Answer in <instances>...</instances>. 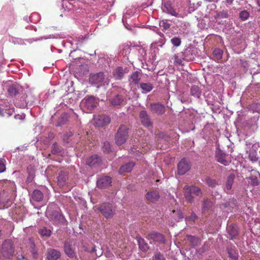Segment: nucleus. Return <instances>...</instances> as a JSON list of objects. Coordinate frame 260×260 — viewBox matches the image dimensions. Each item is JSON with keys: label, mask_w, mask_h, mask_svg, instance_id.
<instances>
[{"label": "nucleus", "mask_w": 260, "mask_h": 260, "mask_svg": "<svg viewBox=\"0 0 260 260\" xmlns=\"http://www.w3.org/2000/svg\"><path fill=\"white\" fill-rule=\"evenodd\" d=\"M129 128L124 124L120 126L115 135V143L117 145L124 144L128 138Z\"/></svg>", "instance_id": "nucleus-1"}, {"label": "nucleus", "mask_w": 260, "mask_h": 260, "mask_svg": "<svg viewBox=\"0 0 260 260\" xmlns=\"http://www.w3.org/2000/svg\"><path fill=\"white\" fill-rule=\"evenodd\" d=\"M183 189L184 190L185 198L190 203L193 201V197L192 194L198 197H201L202 195L201 189L195 186L185 185Z\"/></svg>", "instance_id": "nucleus-2"}, {"label": "nucleus", "mask_w": 260, "mask_h": 260, "mask_svg": "<svg viewBox=\"0 0 260 260\" xmlns=\"http://www.w3.org/2000/svg\"><path fill=\"white\" fill-rule=\"evenodd\" d=\"M89 81L91 84L97 87H100L105 83L108 84L109 83L108 81H107L105 75L102 72L91 74L89 78Z\"/></svg>", "instance_id": "nucleus-3"}, {"label": "nucleus", "mask_w": 260, "mask_h": 260, "mask_svg": "<svg viewBox=\"0 0 260 260\" xmlns=\"http://www.w3.org/2000/svg\"><path fill=\"white\" fill-rule=\"evenodd\" d=\"M2 254L7 258H11L14 253V248L10 240H5L2 245Z\"/></svg>", "instance_id": "nucleus-4"}, {"label": "nucleus", "mask_w": 260, "mask_h": 260, "mask_svg": "<svg viewBox=\"0 0 260 260\" xmlns=\"http://www.w3.org/2000/svg\"><path fill=\"white\" fill-rule=\"evenodd\" d=\"M98 210L106 218L112 217L115 214V211L113 206L111 204L108 203H103L98 208Z\"/></svg>", "instance_id": "nucleus-5"}, {"label": "nucleus", "mask_w": 260, "mask_h": 260, "mask_svg": "<svg viewBox=\"0 0 260 260\" xmlns=\"http://www.w3.org/2000/svg\"><path fill=\"white\" fill-rule=\"evenodd\" d=\"M190 163L185 158H182L178 164V174L181 175L185 174L190 170Z\"/></svg>", "instance_id": "nucleus-6"}, {"label": "nucleus", "mask_w": 260, "mask_h": 260, "mask_svg": "<svg viewBox=\"0 0 260 260\" xmlns=\"http://www.w3.org/2000/svg\"><path fill=\"white\" fill-rule=\"evenodd\" d=\"M82 104L88 110L91 111L96 107L98 102L94 96H90L86 97L82 101Z\"/></svg>", "instance_id": "nucleus-7"}, {"label": "nucleus", "mask_w": 260, "mask_h": 260, "mask_svg": "<svg viewBox=\"0 0 260 260\" xmlns=\"http://www.w3.org/2000/svg\"><path fill=\"white\" fill-rule=\"evenodd\" d=\"M215 157L218 162L225 166H228L230 162V161L226 158L227 155L220 149L216 151Z\"/></svg>", "instance_id": "nucleus-8"}, {"label": "nucleus", "mask_w": 260, "mask_h": 260, "mask_svg": "<svg viewBox=\"0 0 260 260\" xmlns=\"http://www.w3.org/2000/svg\"><path fill=\"white\" fill-rule=\"evenodd\" d=\"M95 124L97 126L101 127L110 123V118L106 115H99L94 118Z\"/></svg>", "instance_id": "nucleus-9"}, {"label": "nucleus", "mask_w": 260, "mask_h": 260, "mask_svg": "<svg viewBox=\"0 0 260 260\" xmlns=\"http://www.w3.org/2000/svg\"><path fill=\"white\" fill-rule=\"evenodd\" d=\"M139 117L142 124L144 126L148 127L152 125V122L146 111H141L139 114Z\"/></svg>", "instance_id": "nucleus-10"}, {"label": "nucleus", "mask_w": 260, "mask_h": 260, "mask_svg": "<svg viewBox=\"0 0 260 260\" xmlns=\"http://www.w3.org/2000/svg\"><path fill=\"white\" fill-rule=\"evenodd\" d=\"M150 110L154 113L157 115H162L166 111L165 107L161 104L151 103L150 105Z\"/></svg>", "instance_id": "nucleus-11"}, {"label": "nucleus", "mask_w": 260, "mask_h": 260, "mask_svg": "<svg viewBox=\"0 0 260 260\" xmlns=\"http://www.w3.org/2000/svg\"><path fill=\"white\" fill-rule=\"evenodd\" d=\"M112 182L111 178L104 176L98 180L97 186L100 188H105L109 186Z\"/></svg>", "instance_id": "nucleus-12"}, {"label": "nucleus", "mask_w": 260, "mask_h": 260, "mask_svg": "<svg viewBox=\"0 0 260 260\" xmlns=\"http://www.w3.org/2000/svg\"><path fill=\"white\" fill-rule=\"evenodd\" d=\"M147 238L148 239H151L155 242L164 243L165 240L164 236L162 234L154 231L151 232L148 234Z\"/></svg>", "instance_id": "nucleus-13"}, {"label": "nucleus", "mask_w": 260, "mask_h": 260, "mask_svg": "<svg viewBox=\"0 0 260 260\" xmlns=\"http://www.w3.org/2000/svg\"><path fill=\"white\" fill-rule=\"evenodd\" d=\"M142 74L138 71H135L132 73L129 76L128 81L131 84L135 85H138L140 80Z\"/></svg>", "instance_id": "nucleus-14"}, {"label": "nucleus", "mask_w": 260, "mask_h": 260, "mask_svg": "<svg viewBox=\"0 0 260 260\" xmlns=\"http://www.w3.org/2000/svg\"><path fill=\"white\" fill-rule=\"evenodd\" d=\"M128 69L127 68L123 69L121 67H118L113 72V75L116 80H121L125 73H128Z\"/></svg>", "instance_id": "nucleus-15"}, {"label": "nucleus", "mask_w": 260, "mask_h": 260, "mask_svg": "<svg viewBox=\"0 0 260 260\" xmlns=\"http://www.w3.org/2000/svg\"><path fill=\"white\" fill-rule=\"evenodd\" d=\"M214 203L208 198H204L202 204V211L203 213H206L211 210Z\"/></svg>", "instance_id": "nucleus-16"}, {"label": "nucleus", "mask_w": 260, "mask_h": 260, "mask_svg": "<svg viewBox=\"0 0 260 260\" xmlns=\"http://www.w3.org/2000/svg\"><path fill=\"white\" fill-rule=\"evenodd\" d=\"M229 256L231 260H237L238 258V250L235 246L232 245H229L227 247Z\"/></svg>", "instance_id": "nucleus-17"}, {"label": "nucleus", "mask_w": 260, "mask_h": 260, "mask_svg": "<svg viewBox=\"0 0 260 260\" xmlns=\"http://www.w3.org/2000/svg\"><path fill=\"white\" fill-rule=\"evenodd\" d=\"M68 176V173L67 172L64 171H61L60 172L57 177V184L60 187H62L66 184Z\"/></svg>", "instance_id": "nucleus-18"}, {"label": "nucleus", "mask_w": 260, "mask_h": 260, "mask_svg": "<svg viewBox=\"0 0 260 260\" xmlns=\"http://www.w3.org/2000/svg\"><path fill=\"white\" fill-rule=\"evenodd\" d=\"M146 200L149 202L154 203L159 198V193L157 191L148 192L146 196Z\"/></svg>", "instance_id": "nucleus-19"}, {"label": "nucleus", "mask_w": 260, "mask_h": 260, "mask_svg": "<svg viewBox=\"0 0 260 260\" xmlns=\"http://www.w3.org/2000/svg\"><path fill=\"white\" fill-rule=\"evenodd\" d=\"M258 177H260V173L256 170H251V176L249 177L251 180V184L253 186H257L259 185V182L258 180Z\"/></svg>", "instance_id": "nucleus-20"}, {"label": "nucleus", "mask_w": 260, "mask_h": 260, "mask_svg": "<svg viewBox=\"0 0 260 260\" xmlns=\"http://www.w3.org/2000/svg\"><path fill=\"white\" fill-rule=\"evenodd\" d=\"M14 113V108L13 106L9 107L8 108H0V115L3 117L8 118L12 116Z\"/></svg>", "instance_id": "nucleus-21"}, {"label": "nucleus", "mask_w": 260, "mask_h": 260, "mask_svg": "<svg viewBox=\"0 0 260 260\" xmlns=\"http://www.w3.org/2000/svg\"><path fill=\"white\" fill-rule=\"evenodd\" d=\"M135 165V164L133 161L127 162L120 168L119 172L120 174L129 173L131 172Z\"/></svg>", "instance_id": "nucleus-22"}, {"label": "nucleus", "mask_w": 260, "mask_h": 260, "mask_svg": "<svg viewBox=\"0 0 260 260\" xmlns=\"http://www.w3.org/2000/svg\"><path fill=\"white\" fill-rule=\"evenodd\" d=\"M60 256V253L59 251L50 249L48 250L47 257L49 260H56Z\"/></svg>", "instance_id": "nucleus-23"}, {"label": "nucleus", "mask_w": 260, "mask_h": 260, "mask_svg": "<svg viewBox=\"0 0 260 260\" xmlns=\"http://www.w3.org/2000/svg\"><path fill=\"white\" fill-rule=\"evenodd\" d=\"M43 198V193L41 191L38 189L34 190L31 196V200L37 202H40L42 201Z\"/></svg>", "instance_id": "nucleus-24"}, {"label": "nucleus", "mask_w": 260, "mask_h": 260, "mask_svg": "<svg viewBox=\"0 0 260 260\" xmlns=\"http://www.w3.org/2000/svg\"><path fill=\"white\" fill-rule=\"evenodd\" d=\"M228 233L230 236V239L232 240L235 238L238 234V229L236 225L231 224L227 228Z\"/></svg>", "instance_id": "nucleus-25"}, {"label": "nucleus", "mask_w": 260, "mask_h": 260, "mask_svg": "<svg viewBox=\"0 0 260 260\" xmlns=\"http://www.w3.org/2000/svg\"><path fill=\"white\" fill-rule=\"evenodd\" d=\"M100 161L101 159L98 155H93L87 158L86 162L87 165L92 167L99 164L100 162Z\"/></svg>", "instance_id": "nucleus-26"}, {"label": "nucleus", "mask_w": 260, "mask_h": 260, "mask_svg": "<svg viewBox=\"0 0 260 260\" xmlns=\"http://www.w3.org/2000/svg\"><path fill=\"white\" fill-rule=\"evenodd\" d=\"M64 250L66 254L70 257H74L75 256V252L68 242L66 241L64 244Z\"/></svg>", "instance_id": "nucleus-27"}, {"label": "nucleus", "mask_w": 260, "mask_h": 260, "mask_svg": "<svg viewBox=\"0 0 260 260\" xmlns=\"http://www.w3.org/2000/svg\"><path fill=\"white\" fill-rule=\"evenodd\" d=\"M187 240L190 243L192 247L198 246L201 244V240L197 237L192 235H187Z\"/></svg>", "instance_id": "nucleus-28"}, {"label": "nucleus", "mask_w": 260, "mask_h": 260, "mask_svg": "<svg viewBox=\"0 0 260 260\" xmlns=\"http://www.w3.org/2000/svg\"><path fill=\"white\" fill-rule=\"evenodd\" d=\"M140 88L142 90V92L143 93H146L151 91L153 86L151 83H141L140 84Z\"/></svg>", "instance_id": "nucleus-29"}, {"label": "nucleus", "mask_w": 260, "mask_h": 260, "mask_svg": "<svg viewBox=\"0 0 260 260\" xmlns=\"http://www.w3.org/2000/svg\"><path fill=\"white\" fill-rule=\"evenodd\" d=\"M19 86L16 84H12L8 87L7 91L10 96H16L19 93Z\"/></svg>", "instance_id": "nucleus-30"}, {"label": "nucleus", "mask_w": 260, "mask_h": 260, "mask_svg": "<svg viewBox=\"0 0 260 260\" xmlns=\"http://www.w3.org/2000/svg\"><path fill=\"white\" fill-rule=\"evenodd\" d=\"M123 100L122 96L117 94L110 100V103L114 106H119L122 103Z\"/></svg>", "instance_id": "nucleus-31"}, {"label": "nucleus", "mask_w": 260, "mask_h": 260, "mask_svg": "<svg viewBox=\"0 0 260 260\" xmlns=\"http://www.w3.org/2000/svg\"><path fill=\"white\" fill-rule=\"evenodd\" d=\"M25 98V95L24 94L20 99H16L15 101V105L20 108H25L27 104Z\"/></svg>", "instance_id": "nucleus-32"}, {"label": "nucleus", "mask_w": 260, "mask_h": 260, "mask_svg": "<svg viewBox=\"0 0 260 260\" xmlns=\"http://www.w3.org/2000/svg\"><path fill=\"white\" fill-rule=\"evenodd\" d=\"M164 7L169 14L177 17L179 16L178 13L175 11L170 3H166L164 5Z\"/></svg>", "instance_id": "nucleus-33"}, {"label": "nucleus", "mask_w": 260, "mask_h": 260, "mask_svg": "<svg viewBox=\"0 0 260 260\" xmlns=\"http://www.w3.org/2000/svg\"><path fill=\"white\" fill-rule=\"evenodd\" d=\"M235 178V176L234 174L228 176L225 183V188L227 190H230L232 189Z\"/></svg>", "instance_id": "nucleus-34"}, {"label": "nucleus", "mask_w": 260, "mask_h": 260, "mask_svg": "<svg viewBox=\"0 0 260 260\" xmlns=\"http://www.w3.org/2000/svg\"><path fill=\"white\" fill-rule=\"evenodd\" d=\"M190 93L192 95L199 98L201 94V90L198 86L193 85L191 87Z\"/></svg>", "instance_id": "nucleus-35"}, {"label": "nucleus", "mask_w": 260, "mask_h": 260, "mask_svg": "<svg viewBox=\"0 0 260 260\" xmlns=\"http://www.w3.org/2000/svg\"><path fill=\"white\" fill-rule=\"evenodd\" d=\"M68 121V115L66 113H63L58 118L56 126H60L66 124Z\"/></svg>", "instance_id": "nucleus-36"}, {"label": "nucleus", "mask_w": 260, "mask_h": 260, "mask_svg": "<svg viewBox=\"0 0 260 260\" xmlns=\"http://www.w3.org/2000/svg\"><path fill=\"white\" fill-rule=\"evenodd\" d=\"M205 182L209 187L212 188L215 187L218 184L216 180L210 177H207L205 179Z\"/></svg>", "instance_id": "nucleus-37"}, {"label": "nucleus", "mask_w": 260, "mask_h": 260, "mask_svg": "<svg viewBox=\"0 0 260 260\" xmlns=\"http://www.w3.org/2000/svg\"><path fill=\"white\" fill-rule=\"evenodd\" d=\"M138 242L139 248L142 251L146 252L149 249L148 246L147 244L145 242L143 239H141L139 240Z\"/></svg>", "instance_id": "nucleus-38"}, {"label": "nucleus", "mask_w": 260, "mask_h": 260, "mask_svg": "<svg viewBox=\"0 0 260 260\" xmlns=\"http://www.w3.org/2000/svg\"><path fill=\"white\" fill-rule=\"evenodd\" d=\"M39 234L43 237H49L51 235V231L46 228H43L39 232Z\"/></svg>", "instance_id": "nucleus-39"}, {"label": "nucleus", "mask_w": 260, "mask_h": 260, "mask_svg": "<svg viewBox=\"0 0 260 260\" xmlns=\"http://www.w3.org/2000/svg\"><path fill=\"white\" fill-rule=\"evenodd\" d=\"M172 212H173L172 217L174 218L175 220L180 219H181L183 218L182 212H181L180 210H173L172 211Z\"/></svg>", "instance_id": "nucleus-40"}, {"label": "nucleus", "mask_w": 260, "mask_h": 260, "mask_svg": "<svg viewBox=\"0 0 260 260\" xmlns=\"http://www.w3.org/2000/svg\"><path fill=\"white\" fill-rule=\"evenodd\" d=\"M249 17V13L246 10L242 11L239 13V17L242 21L247 20Z\"/></svg>", "instance_id": "nucleus-41"}, {"label": "nucleus", "mask_w": 260, "mask_h": 260, "mask_svg": "<svg viewBox=\"0 0 260 260\" xmlns=\"http://www.w3.org/2000/svg\"><path fill=\"white\" fill-rule=\"evenodd\" d=\"M171 42L174 46L178 47L181 45V41L179 37H174L171 40Z\"/></svg>", "instance_id": "nucleus-42"}, {"label": "nucleus", "mask_w": 260, "mask_h": 260, "mask_svg": "<svg viewBox=\"0 0 260 260\" xmlns=\"http://www.w3.org/2000/svg\"><path fill=\"white\" fill-rule=\"evenodd\" d=\"M47 214L50 216V218L53 220H55L56 219H57L60 216L59 213L56 211L53 212L52 214H51V213H50L49 211L48 210L47 211Z\"/></svg>", "instance_id": "nucleus-43"}, {"label": "nucleus", "mask_w": 260, "mask_h": 260, "mask_svg": "<svg viewBox=\"0 0 260 260\" xmlns=\"http://www.w3.org/2000/svg\"><path fill=\"white\" fill-rule=\"evenodd\" d=\"M103 150L104 152L108 153L111 150V146L109 142L106 141L103 143Z\"/></svg>", "instance_id": "nucleus-44"}, {"label": "nucleus", "mask_w": 260, "mask_h": 260, "mask_svg": "<svg viewBox=\"0 0 260 260\" xmlns=\"http://www.w3.org/2000/svg\"><path fill=\"white\" fill-rule=\"evenodd\" d=\"M248 157L251 161L253 162L256 161L258 160V157L255 151H251L249 154Z\"/></svg>", "instance_id": "nucleus-45"}, {"label": "nucleus", "mask_w": 260, "mask_h": 260, "mask_svg": "<svg viewBox=\"0 0 260 260\" xmlns=\"http://www.w3.org/2000/svg\"><path fill=\"white\" fill-rule=\"evenodd\" d=\"M60 151L58 144L55 142L53 143L51 150V152L53 154H57Z\"/></svg>", "instance_id": "nucleus-46"}, {"label": "nucleus", "mask_w": 260, "mask_h": 260, "mask_svg": "<svg viewBox=\"0 0 260 260\" xmlns=\"http://www.w3.org/2000/svg\"><path fill=\"white\" fill-rule=\"evenodd\" d=\"M160 25L165 30L169 29L171 24L168 22L167 20H163L160 23Z\"/></svg>", "instance_id": "nucleus-47"}, {"label": "nucleus", "mask_w": 260, "mask_h": 260, "mask_svg": "<svg viewBox=\"0 0 260 260\" xmlns=\"http://www.w3.org/2000/svg\"><path fill=\"white\" fill-rule=\"evenodd\" d=\"M5 162L6 161L4 159H0V173L4 172L6 171Z\"/></svg>", "instance_id": "nucleus-48"}, {"label": "nucleus", "mask_w": 260, "mask_h": 260, "mask_svg": "<svg viewBox=\"0 0 260 260\" xmlns=\"http://www.w3.org/2000/svg\"><path fill=\"white\" fill-rule=\"evenodd\" d=\"M73 136L72 132H70L67 134L64 135L63 137V140L64 142L69 143L70 142V138Z\"/></svg>", "instance_id": "nucleus-49"}, {"label": "nucleus", "mask_w": 260, "mask_h": 260, "mask_svg": "<svg viewBox=\"0 0 260 260\" xmlns=\"http://www.w3.org/2000/svg\"><path fill=\"white\" fill-rule=\"evenodd\" d=\"M218 16L221 18H228L229 14L226 11H222L218 14Z\"/></svg>", "instance_id": "nucleus-50"}, {"label": "nucleus", "mask_w": 260, "mask_h": 260, "mask_svg": "<svg viewBox=\"0 0 260 260\" xmlns=\"http://www.w3.org/2000/svg\"><path fill=\"white\" fill-rule=\"evenodd\" d=\"M155 260H166L164 255L160 252H157L154 255Z\"/></svg>", "instance_id": "nucleus-51"}, {"label": "nucleus", "mask_w": 260, "mask_h": 260, "mask_svg": "<svg viewBox=\"0 0 260 260\" xmlns=\"http://www.w3.org/2000/svg\"><path fill=\"white\" fill-rule=\"evenodd\" d=\"M222 51L219 49L215 50L213 54L217 56V58L220 59L222 57Z\"/></svg>", "instance_id": "nucleus-52"}, {"label": "nucleus", "mask_w": 260, "mask_h": 260, "mask_svg": "<svg viewBox=\"0 0 260 260\" xmlns=\"http://www.w3.org/2000/svg\"><path fill=\"white\" fill-rule=\"evenodd\" d=\"M174 61L177 64H181L183 62V59L179 58L177 55H175L174 56Z\"/></svg>", "instance_id": "nucleus-53"}, {"label": "nucleus", "mask_w": 260, "mask_h": 260, "mask_svg": "<svg viewBox=\"0 0 260 260\" xmlns=\"http://www.w3.org/2000/svg\"><path fill=\"white\" fill-rule=\"evenodd\" d=\"M25 117V115L23 113H22L21 114H17L14 116V119L15 120H23Z\"/></svg>", "instance_id": "nucleus-54"}, {"label": "nucleus", "mask_w": 260, "mask_h": 260, "mask_svg": "<svg viewBox=\"0 0 260 260\" xmlns=\"http://www.w3.org/2000/svg\"><path fill=\"white\" fill-rule=\"evenodd\" d=\"M190 218L194 221L197 218V216L194 213H193L191 215Z\"/></svg>", "instance_id": "nucleus-55"}, {"label": "nucleus", "mask_w": 260, "mask_h": 260, "mask_svg": "<svg viewBox=\"0 0 260 260\" xmlns=\"http://www.w3.org/2000/svg\"><path fill=\"white\" fill-rule=\"evenodd\" d=\"M233 1L234 0H225L226 3L229 4H231L233 3Z\"/></svg>", "instance_id": "nucleus-56"}, {"label": "nucleus", "mask_w": 260, "mask_h": 260, "mask_svg": "<svg viewBox=\"0 0 260 260\" xmlns=\"http://www.w3.org/2000/svg\"><path fill=\"white\" fill-rule=\"evenodd\" d=\"M95 250V247H92L91 250L90 251H89V252L90 253H93Z\"/></svg>", "instance_id": "nucleus-57"}, {"label": "nucleus", "mask_w": 260, "mask_h": 260, "mask_svg": "<svg viewBox=\"0 0 260 260\" xmlns=\"http://www.w3.org/2000/svg\"><path fill=\"white\" fill-rule=\"evenodd\" d=\"M134 148H131V153L134 154L135 153V151L134 150Z\"/></svg>", "instance_id": "nucleus-58"}, {"label": "nucleus", "mask_w": 260, "mask_h": 260, "mask_svg": "<svg viewBox=\"0 0 260 260\" xmlns=\"http://www.w3.org/2000/svg\"><path fill=\"white\" fill-rule=\"evenodd\" d=\"M257 4L259 7H260V0H257Z\"/></svg>", "instance_id": "nucleus-59"}, {"label": "nucleus", "mask_w": 260, "mask_h": 260, "mask_svg": "<svg viewBox=\"0 0 260 260\" xmlns=\"http://www.w3.org/2000/svg\"><path fill=\"white\" fill-rule=\"evenodd\" d=\"M146 151L145 150H142L141 151V153H145Z\"/></svg>", "instance_id": "nucleus-60"}, {"label": "nucleus", "mask_w": 260, "mask_h": 260, "mask_svg": "<svg viewBox=\"0 0 260 260\" xmlns=\"http://www.w3.org/2000/svg\"><path fill=\"white\" fill-rule=\"evenodd\" d=\"M24 258L23 256H22V258H19V260H23Z\"/></svg>", "instance_id": "nucleus-61"}]
</instances>
